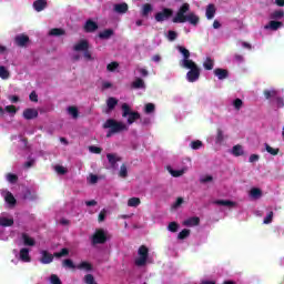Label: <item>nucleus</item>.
I'll return each instance as SVG.
<instances>
[{
    "label": "nucleus",
    "mask_w": 284,
    "mask_h": 284,
    "mask_svg": "<svg viewBox=\"0 0 284 284\" xmlns=\"http://www.w3.org/2000/svg\"><path fill=\"white\" fill-rule=\"evenodd\" d=\"M176 49L183 57V59L180 60V68H184V70H190L186 73V80L189 81V83H196V80L199 79V77H201V69H199L196 62H193L192 59H190V50L182 45H178Z\"/></svg>",
    "instance_id": "nucleus-1"
},
{
    "label": "nucleus",
    "mask_w": 284,
    "mask_h": 284,
    "mask_svg": "<svg viewBox=\"0 0 284 284\" xmlns=\"http://www.w3.org/2000/svg\"><path fill=\"white\" fill-rule=\"evenodd\" d=\"M190 12V4L184 3L179 9L178 13L173 18V23H185L187 21L191 23V26H197L199 24V16H196L194 12Z\"/></svg>",
    "instance_id": "nucleus-2"
},
{
    "label": "nucleus",
    "mask_w": 284,
    "mask_h": 284,
    "mask_svg": "<svg viewBox=\"0 0 284 284\" xmlns=\"http://www.w3.org/2000/svg\"><path fill=\"white\" fill-rule=\"evenodd\" d=\"M90 42L88 40H80L73 45V54L72 60L79 61L81 59V54L79 52H83L84 59L87 61H92V53H90Z\"/></svg>",
    "instance_id": "nucleus-3"
},
{
    "label": "nucleus",
    "mask_w": 284,
    "mask_h": 284,
    "mask_svg": "<svg viewBox=\"0 0 284 284\" xmlns=\"http://www.w3.org/2000/svg\"><path fill=\"white\" fill-rule=\"evenodd\" d=\"M104 130H109L106 133L108 139L113 134H119V132H128L129 126L125 122L116 121L114 119H109L103 124Z\"/></svg>",
    "instance_id": "nucleus-4"
},
{
    "label": "nucleus",
    "mask_w": 284,
    "mask_h": 284,
    "mask_svg": "<svg viewBox=\"0 0 284 284\" xmlns=\"http://www.w3.org/2000/svg\"><path fill=\"white\" fill-rule=\"evenodd\" d=\"M14 225V217L8 213L0 214V241H8L10 239V231L7 227Z\"/></svg>",
    "instance_id": "nucleus-5"
},
{
    "label": "nucleus",
    "mask_w": 284,
    "mask_h": 284,
    "mask_svg": "<svg viewBox=\"0 0 284 284\" xmlns=\"http://www.w3.org/2000/svg\"><path fill=\"white\" fill-rule=\"evenodd\" d=\"M122 116L124 119H128L129 125H132L134 121H138V119H141V114L136 111H132V108H130V104L128 103L122 104Z\"/></svg>",
    "instance_id": "nucleus-6"
},
{
    "label": "nucleus",
    "mask_w": 284,
    "mask_h": 284,
    "mask_svg": "<svg viewBox=\"0 0 284 284\" xmlns=\"http://www.w3.org/2000/svg\"><path fill=\"white\" fill-rule=\"evenodd\" d=\"M17 260H12L11 263H19L21 261L22 263H31L32 262V256H30V248L28 247H22L20 251L13 250L12 251Z\"/></svg>",
    "instance_id": "nucleus-7"
},
{
    "label": "nucleus",
    "mask_w": 284,
    "mask_h": 284,
    "mask_svg": "<svg viewBox=\"0 0 284 284\" xmlns=\"http://www.w3.org/2000/svg\"><path fill=\"white\" fill-rule=\"evenodd\" d=\"M148 248L145 246H141L138 251V257L135 258V265L139 267H143L145 263H148Z\"/></svg>",
    "instance_id": "nucleus-8"
},
{
    "label": "nucleus",
    "mask_w": 284,
    "mask_h": 284,
    "mask_svg": "<svg viewBox=\"0 0 284 284\" xmlns=\"http://www.w3.org/2000/svg\"><path fill=\"white\" fill-rule=\"evenodd\" d=\"M0 194L4 200V202L7 203V205H9L10 207H14V205H17V199H14V195L12 194V192L6 189H1Z\"/></svg>",
    "instance_id": "nucleus-9"
},
{
    "label": "nucleus",
    "mask_w": 284,
    "mask_h": 284,
    "mask_svg": "<svg viewBox=\"0 0 284 284\" xmlns=\"http://www.w3.org/2000/svg\"><path fill=\"white\" fill-rule=\"evenodd\" d=\"M105 241H108V232L101 229L95 231V233L92 236V244L97 245L105 243Z\"/></svg>",
    "instance_id": "nucleus-10"
},
{
    "label": "nucleus",
    "mask_w": 284,
    "mask_h": 284,
    "mask_svg": "<svg viewBox=\"0 0 284 284\" xmlns=\"http://www.w3.org/2000/svg\"><path fill=\"white\" fill-rule=\"evenodd\" d=\"M166 170L171 176H174V179H179V176H183V174H186L187 170L190 168L187 165H182L179 169H174L172 166H166Z\"/></svg>",
    "instance_id": "nucleus-11"
},
{
    "label": "nucleus",
    "mask_w": 284,
    "mask_h": 284,
    "mask_svg": "<svg viewBox=\"0 0 284 284\" xmlns=\"http://www.w3.org/2000/svg\"><path fill=\"white\" fill-rule=\"evenodd\" d=\"M171 17H172V10L163 9L162 11L155 14V21H158V23H162V21H168V19H170Z\"/></svg>",
    "instance_id": "nucleus-12"
},
{
    "label": "nucleus",
    "mask_w": 284,
    "mask_h": 284,
    "mask_svg": "<svg viewBox=\"0 0 284 284\" xmlns=\"http://www.w3.org/2000/svg\"><path fill=\"white\" fill-rule=\"evenodd\" d=\"M41 258L40 262L43 265H50V263H52L54 261V255H52L50 252L48 251H41L40 252Z\"/></svg>",
    "instance_id": "nucleus-13"
},
{
    "label": "nucleus",
    "mask_w": 284,
    "mask_h": 284,
    "mask_svg": "<svg viewBox=\"0 0 284 284\" xmlns=\"http://www.w3.org/2000/svg\"><path fill=\"white\" fill-rule=\"evenodd\" d=\"M23 199L24 201H39V194L34 189H27Z\"/></svg>",
    "instance_id": "nucleus-14"
},
{
    "label": "nucleus",
    "mask_w": 284,
    "mask_h": 284,
    "mask_svg": "<svg viewBox=\"0 0 284 284\" xmlns=\"http://www.w3.org/2000/svg\"><path fill=\"white\" fill-rule=\"evenodd\" d=\"M213 205H219L220 207H229V210H232V207H236V202L230 200H215L213 201Z\"/></svg>",
    "instance_id": "nucleus-15"
},
{
    "label": "nucleus",
    "mask_w": 284,
    "mask_h": 284,
    "mask_svg": "<svg viewBox=\"0 0 284 284\" xmlns=\"http://www.w3.org/2000/svg\"><path fill=\"white\" fill-rule=\"evenodd\" d=\"M84 31L87 32H97L99 30V23H97L94 20L89 19L84 23Z\"/></svg>",
    "instance_id": "nucleus-16"
},
{
    "label": "nucleus",
    "mask_w": 284,
    "mask_h": 284,
    "mask_svg": "<svg viewBox=\"0 0 284 284\" xmlns=\"http://www.w3.org/2000/svg\"><path fill=\"white\" fill-rule=\"evenodd\" d=\"M21 240L23 242V245H26L27 247H34V245H37V241L34 240V237L30 236L27 233H22Z\"/></svg>",
    "instance_id": "nucleus-17"
},
{
    "label": "nucleus",
    "mask_w": 284,
    "mask_h": 284,
    "mask_svg": "<svg viewBox=\"0 0 284 284\" xmlns=\"http://www.w3.org/2000/svg\"><path fill=\"white\" fill-rule=\"evenodd\" d=\"M278 28H283V22L276 21V20H271L265 27L264 30H273L276 32Z\"/></svg>",
    "instance_id": "nucleus-18"
},
{
    "label": "nucleus",
    "mask_w": 284,
    "mask_h": 284,
    "mask_svg": "<svg viewBox=\"0 0 284 284\" xmlns=\"http://www.w3.org/2000/svg\"><path fill=\"white\" fill-rule=\"evenodd\" d=\"M23 116L28 121L37 119V116H39V111H37V109H27L23 111Z\"/></svg>",
    "instance_id": "nucleus-19"
},
{
    "label": "nucleus",
    "mask_w": 284,
    "mask_h": 284,
    "mask_svg": "<svg viewBox=\"0 0 284 284\" xmlns=\"http://www.w3.org/2000/svg\"><path fill=\"white\" fill-rule=\"evenodd\" d=\"M114 36V30L112 29H104L103 31H100L98 37L99 39H102V41H108V39L112 38Z\"/></svg>",
    "instance_id": "nucleus-20"
},
{
    "label": "nucleus",
    "mask_w": 284,
    "mask_h": 284,
    "mask_svg": "<svg viewBox=\"0 0 284 284\" xmlns=\"http://www.w3.org/2000/svg\"><path fill=\"white\" fill-rule=\"evenodd\" d=\"M230 154L233 156H243V154H245V150L243 149V145L236 144L230 150Z\"/></svg>",
    "instance_id": "nucleus-21"
},
{
    "label": "nucleus",
    "mask_w": 284,
    "mask_h": 284,
    "mask_svg": "<svg viewBox=\"0 0 284 284\" xmlns=\"http://www.w3.org/2000/svg\"><path fill=\"white\" fill-rule=\"evenodd\" d=\"M48 8V1L45 0H36L33 2V9L36 12H43V9Z\"/></svg>",
    "instance_id": "nucleus-22"
},
{
    "label": "nucleus",
    "mask_w": 284,
    "mask_h": 284,
    "mask_svg": "<svg viewBox=\"0 0 284 284\" xmlns=\"http://www.w3.org/2000/svg\"><path fill=\"white\" fill-rule=\"evenodd\" d=\"M113 10L118 14H125L128 12V3L125 2L116 3L113 6Z\"/></svg>",
    "instance_id": "nucleus-23"
},
{
    "label": "nucleus",
    "mask_w": 284,
    "mask_h": 284,
    "mask_svg": "<svg viewBox=\"0 0 284 284\" xmlns=\"http://www.w3.org/2000/svg\"><path fill=\"white\" fill-rule=\"evenodd\" d=\"M106 159H108L111 168H116V163H119V161H121V156H119L118 154H114V153H108Z\"/></svg>",
    "instance_id": "nucleus-24"
},
{
    "label": "nucleus",
    "mask_w": 284,
    "mask_h": 284,
    "mask_svg": "<svg viewBox=\"0 0 284 284\" xmlns=\"http://www.w3.org/2000/svg\"><path fill=\"white\" fill-rule=\"evenodd\" d=\"M10 77V69H8V67L6 65L0 64V79H2V81H8Z\"/></svg>",
    "instance_id": "nucleus-25"
},
{
    "label": "nucleus",
    "mask_w": 284,
    "mask_h": 284,
    "mask_svg": "<svg viewBox=\"0 0 284 284\" xmlns=\"http://www.w3.org/2000/svg\"><path fill=\"white\" fill-rule=\"evenodd\" d=\"M131 88H134V90H145V81L141 78H136L132 84Z\"/></svg>",
    "instance_id": "nucleus-26"
},
{
    "label": "nucleus",
    "mask_w": 284,
    "mask_h": 284,
    "mask_svg": "<svg viewBox=\"0 0 284 284\" xmlns=\"http://www.w3.org/2000/svg\"><path fill=\"white\" fill-rule=\"evenodd\" d=\"M75 270H81L82 272H92V264L89 262H81L75 265Z\"/></svg>",
    "instance_id": "nucleus-27"
},
{
    "label": "nucleus",
    "mask_w": 284,
    "mask_h": 284,
    "mask_svg": "<svg viewBox=\"0 0 284 284\" xmlns=\"http://www.w3.org/2000/svg\"><path fill=\"white\" fill-rule=\"evenodd\" d=\"M284 18V11L283 10H275L270 13V19L272 21H281V19Z\"/></svg>",
    "instance_id": "nucleus-28"
},
{
    "label": "nucleus",
    "mask_w": 284,
    "mask_h": 284,
    "mask_svg": "<svg viewBox=\"0 0 284 284\" xmlns=\"http://www.w3.org/2000/svg\"><path fill=\"white\" fill-rule=\"evenodd\" d=\"M206 19L212 20L214 19V16L216 14V7L214 4H209L206 7Z\"/></svg>",
    "instance_id": "nucleus-29"
},
{
    "label": "nucleus",
    "mask_w": 284,
    "mask_h": 284,
    "mask_svg": "<svg viewBox=\"0 0 284 284\" xmlns=\"http://www.w3.org/2000/svg\"><path fill=\"white\" fill-rule=\"evenodd\" d=\"M248 196H251L254 201H256L263 196V192L261 191V189L253 187L251 189Z\"/></svg>",
    "instance_id": "nucleus-30"
},
{
    "label": "nucleus",
    "mask_w": 284,
    "mask_h": 284,
    "mask_svg": "<svg viewBox=\"0 0 284 284\" xmlns=\"http://www.w3.org/2000/svg\"><path fill=\"white\" fill-rule=\"evenodd\" d=\"M199 223H200L199 217H189L183 222V225H185L186 227H194L199 225Z\"/></svg>",
    "instance_id": "nucleus-31"
},
{
    "label": "nucleus",
    "mask_w": 284,
    "mask_h": 284,
    "mask_svg": "<svg viewBox=\"0 0 284 284\" xmlns=\"http://www.w3.org/2000/svg\"><path fill=\"white\" fill-rule=\"evenodd\" d=\"M214 74L217 77V79H220V81L227 79V70L225 69H215Z\"/></svg>",
    "instance_id": "nucleus-32"
},
{
    "label": "nucleus",
    "mask_w": 284,
    "mask_h": 284,
    "mask_svg": "<svg viewBox=\"0 0 284 284\" xmlns=\"http://www.w3.org/2000/svg\"><path fill=\"white\" fill-rule=\"evenodd\" d=\"M28 41H30L28 36L21 34V36L16 37L17 45L23 47V45H26V43H28Z\"/></svg>",
    "instance_id": "nucleus-33"
},
{
    "label": "nucleus",
    "mask_w": 284,
    "mask_h": 284,
    "mask_svg": "<svg viewBox=\"0 0 284 284\" xmlns=\"http://www.w3.org/2000/svg\"><path fill=\"white\" fill-rule=\"evenodd\" d=\"M223 141H225V133L223 132V130L219 129L215 136V143L216 145H221Z\"/></svg>",
    "instance_id": "nucleus-34"
},
{
    "label": "nucleus",
    "mask_w": 284,
    "mask_h": 284,
    "mask_svg": "<svg viewBox=\"0 0 284 284\" xmlns=\"http://www.w3.org/2000/svg\"><path fill=\"white\" fill-rule=\"evenodd\" d=\"M67 112L73 119H79V109L77 106H69Z\"/></svg>",
    "instance_id": "nucleus-35"
},
{
    "label": "nucleus",
    "mask_w": 284,
    "mask_h": 284,
    "mask_svg": "<svg viewBox=\"0 0 284 284\" xmlns=\"http://www.w3.org/2000/svg\"><path fill=\"white\" fill-rule=\"evenodd\" d=\"M129 207H139L141 205V199L139 197H131L128 201Z\"/></svg>",
    "instance_id": "nucleus-36"
},
{
    "label": "nucleus",
    "mask_w": 284,
    "mask_h": 284,
    "mask_svg": "<svg viewBox=\"0 0 284 284\" xmlns=\"http://www.w3.org/2000/svg\"><path fill=\"white\" fill-rule=\"evenodd\" d=\"M203 68L206 70H214V60L212 58H206L203 62Z\"/></svg>",
    "instance_id": "nucleus-37"
},
{
    "label": "nucleus",
    "mask_w": 284,
    "mask_h": 284,
    "mask_svg": "<svg viewBox=\"0 0 284 284\" xmlns=\"http://www.w3.org/2000/svg\"><path fill=\"white\" fill-rule=\"evenodd\" d=\"M119 103V100H116L115 98H109L106 100V105H108V109L111 111V110H114V108H116V104Z\"/></svg>",
    "instance_id": "nucleus-38"
},
{
    "label": "nucleus",
    "mask_w": 284,
    "mask_h": 284,
    "mask_svg": "<svg viewBox=\"0 0 284 284\" xmlns=\"http://www.w3.org/2000/svg\"><path fill=\"white\" fill-rule=\"evenodd\" d=\"M6 181H8V183L14 184L17 181H19V176H17L14 173H7Z\"/></svg>",
    "instance_id": "nucleus-39"
},
{
    "label": "nucleus",
    "mask_w": 284,
    "mask_h": 284,
    "mask_svg": "<svg viewBox=\"0 0 284 284\" xmlns=\"http://www.w3.org/2000/svg\"><path fill=\"white\" fill-rule=\"evenodd\" d=\"M154 110H156V106L154 105V103H146L144 105V113L145 114H154Z\"/></svg>",
    "instance_id": "nucleus-40"
},
{
    "label": "nucleus",
    "mask_w": 284,
    "mask_h": 284,
    "mask_svg": "<svg viewBox=\"0 0 284 284\" xmlns=\"http://www.w3.org/2000/svg\"><path fill=\"white\" fill-rule=\"evenodd\" d=\"M152 10H153L152 4H150V3L143 4L142 17H148V14H150V12H152Z\"/></svg>",
    "instance_id": "nucleus-41"
},
{
    "label": "nucleus",
    "mask_w": 284,
    "mask_h": 284,
    "mask_svg": "<svg viewBox=\"0 0 284 284\" xmlns=\"http://www.w3.org/2000/svg\"><path fill=\"white\" fill-rule=\"evenodd\" d=\"M50 37H61L63 34H65V31H63L62 29H51L49 31Z\"/></svg>",
    "instance_id": "nucleus-42"
},
{
    "label": "nucleus",
    "mask_w": 284,
    "mask_h": 284,
    "mask_svg": "<svg viewBox=\"0 0 284 284\" xmlns=\"http://www.w3.org/2000/svg\"><path fill=\"white\" fill-rule=\"evenodd\" d=\"M63 267H68L69 270H77V265L74 264V262H72V260H64L62 262Z\"/></svg>",
    "instance_id": "nucleus-43"
},
{
    "label": "nucleus",
    "mask_w": 284,
    "mask_h": 284,
    "mask_svg": "<svg viewBox=\"0 0 284 284\" xmlns=\"http://www.w3.org/2000/svg\"><path fill=\"white\" fill-rule=\"evenodd\" d=\"M264 97H265V99H274V97H276V90H274V89L265 90Z\"/></svg>",
    "instance_id": "nucleus-44"
},
{
    "label": "nucleus",
    "mask_w": 284,
    "mask_h": 284,
    "mask_svg": "<svg viewBox=\"0 0 284 284\" xmlns=\"http://www.w3.org/2000/svg\"><path fill=\"white\" fill-rule=\"evenodd\" d=\"M232 105H233L234 110L239 111V110H241V108H243V100L237 98L232 101Z\"/></svg>",
    "instance_id": "nucleus-45"
},
{
    "label": "nucleus",
    "mask_w": 284,
    "mask_h": 284,
    "mask_svg": "<svg viewBox=\"0 0 284 284\" xmlns=\"http://www.w3.org/2000/svg\"><path fill=\"white\" fill-rule=\"evenodd\" d=\"M264 148L266 150V152H268V154H272V156H276V154H278V149H274L272 146H270V144H264Z\"/></svg>",
    "instance_id": "nucleus-46"
},
{
    "label": "nucleus",
    "mask_w": 284,
    "mask_h": 284,
    "mask_svg": "<svg viewBox=\"0 0 284 284\" xmlns=\"http://www.w3.org/2000/svg\"><path fill=\"white\" fill-rule=\"evenodd\" d=\"M119 176L121 179H125L128 176V166L125 164H122L119 171Z\"/></svg>",
    "instance_id": "nucleus-47"
},
{
    "label": "nucleus",
    "mask_w": 284,
    "mask_h": 284,
    "mask_svg": "<svg viewBox=\"0 0 284 284\" xmlns=\"http://www.w3.org/2000/svg\"><path fill=\"white\" fill-rule=\"evenodd\" d=\"M68 254H70V251L68 248H62L60 252H55L53 256H55V258H61L62 256H68Z\"/></svg>",
    "instance_id": "nucleus-48"
},
{
    "label": "nucleus",
    "mask_w": 284,
    "mask_h": 284,
    "mask_svg": "<svg viewBox=\"0 0 284 284\" xmlns=\"http://www.w3.org/2000/svg\"><path fill=\"white\" fill-rule=\"evenodd\" d=\"M201 148H203V142H201V140H195L191 142L192 150H201Z\"/></svg>",
    "instance_id": "nucleus-49"
},
{
    "label": "nucleus",
    "mask_w": 284,
    "mask_h": 284,
    "mask_svg": "<svg viewBox=\"0 0 284 284\" xmlns=\"http://www.w3.org/2000/svg\"><path fill=\"white\" fill-rule=\"evenodd\" d=\"M273 219H274V212L271 211L264 217V221H263L264 225H270V223H272Z\"/></svg>",
    "instance_id": "nucleus-50"
},
{
    "label": "nucleus",
    "mask_w": 284,
    "mask_h": 284,
    "mask_svg": "<svg viewBox=\"0 0 284 284\" xmlns=\"http://www.w3.org/2000/svg\"><path fill=\"white\" fill-rule=\"evenodd\" d=\"M187 236H190V230L184 229L179 233L178 239H180V241H183V239H187Z\"/></svg>",
    "instance_id": "nucleus-51"
},
{
    "label": "nucleus",
    "mask_w": 284,
    "mask_h": 284,
    "mask_svg": "<svg viewBox=\"0 0 284 284\" xmlns=\"http://www.w3.org/2000/svg\"><path fill=\"white\" fill-rule=\"evenodd\" d=\"M212 181H214V178H212V175H202L200 178V183H212Z\"/></svg>",
    "instance_id": "nucleus-52"
},
{
    "label": "nucleus",
    "mask_w": 284,
    "mask_h": 284,
    "mask_svg": "<svg viewBox=\"0 0 284 284\" xmlns=\"http://www.w3.org/2000/svg\"><path fill=\"white\" fill-rule=\"evenodd\" d=\"M84 283H87V284H97V281H94V275L87 274L84 276Z\"/></svg>",
    "instance_id": "nucleus-53"
},
{
    "label": "nucleus",
    "mask_w": 284,
    "mask_h": 284,
    "mask_svg": "<svg viewBox=\"0 0 284 284\" xmlns=\"http://www.w3.org/2000/svg\"><path fill=\"white\" fill-rule=\"evenodd\" d=\"M49 283L51 284H61V278H59L57 276V274H52L50 277H49Z\"/></svg>",
    "instance_id": "nucleus-54"
},
{
    "label": "nucleus",
    "mask_w": 284,
    "mask_h": 284,
    "mask_svg": "<svg viewBox=\"0 0 284 284\" xmlns=\"http://www.w3.org/2000/svg\"><path fill=\"white\" fill-rule=\"evenodd\" d=\"M119 68V62H111L106 65L108 72H114Z\"/></svg>",
    "instance_id": "nucleus-55"
},
{
    "label": "nucleus",
    "mask_w": 284,
    "mask_h": 284,
    "mask_svg": "<svg viewBox=\"0 0 284 284\" xmlns=\"http://www.w3.org/2000/svg\"><path fill=\"white\" fill-rule=\"evenodd\" d=\"M4 110L6 112H8V114H11L12 116L17 114V108H14V105H7Z\"/></svg>",
    "instance_id": "nucleus-56"
},
{
    "label": "nucleus",
    "mask_w": 284,
    "mask_h": 284,
    "mask_svg": "<svg viewBox=\"0 0 284 284\" xmlns=\"http://www.w3.org/2000/svg\"><path fill=\"white\" fill-rule=\"evenodd\" d=\"M14 139H16V141H19L21 148H28V141H26V139H23L21 136H19V138L14 136V138H12V141H14Z\"/></svg>",
    "instance_id": "nucleus-57"
},
{
    "label": "nucleus",
    "mask_w": 284,
    "mask_h": 284,
    "mask_svg": "<svg viewBox=\"0 0 284 284\" xmlns=\"http://www.w3.org/2000/svg\"><path fill=\"white\" fill-rule=\"evenodd\" d=\"M169 232H178L179 224L176 222H171L168 226Z\"/></svg>",
    "instance_id": "nucleus-58"
},
{
    "label": "nucleus",
    "mask_w": 284,
    "mask_h": 284,
    "mask_svg": "<svg viewBox=\"0 0 284 284\" xmlns=\"http://www.w3.org/2000/svg\"><path fill=\"white\" fill-rule=\"evenodd\" d=\"M54 170L58 174H67L68 173V169H65L64 166H61V165H55Z\"/></svg>",
    "instance_id": "nucleus-59"
},
{
    "label": "nucleus",
    "mask_w": 284,
    "mask_h": 284,
    "mask_svg": "<svg viewBox=\"0 0 284 284\" xmlns=\"http://www.w3.org/2000/svg\"><path fill=\"white\" fill-rule=\"evenodd\" d=\"M166 37H168L169 41H175V39H176V37H179V34L176 33V31H169Z\"/></svg>",
    "instance_id": "nucleus-60"
},
{
    "label": "nucleus",
    "mask_w": 284,
    "mask_h": 284,
    "mask_svg": "<svg viewBox=\"0 0 284 284\" xmlns=\"http://www.w3.org/2000/svg\"><path fill=\"white\" fill-rule=\"evenodd\" d=\"M105 216H108V210L103 209L99 214V221L103 222L105 221Z\"/></svg>",
    "instance_id": "nucleus-61"
},
{
    "label": "nucleus",
    "mask_w": 284,
    "mask_h": 284,
    "mask_svg": "<svg viewBox=\"0 0 284 284\" xmlns=\"http://www.w3.org/2000/svg\"><path fill=\"white\" fill-rule=\"evenodd\" d=\"M181 205H183V197H178V200L175 201V203L172 205V207L174 210H176L178 207H181Z\"/></svg>",
    "instance_id": "nucleus-62"
},
{
    "label": "nucleus",
    "mask_w": 284,
    "mask_h": 284,
    "mask_svg": "<svg viewBox=\"0 0 284 284\" xmlns=\"http://www.w3.org/2000/svg\"><path fill=\"white\" fill-rule=\"evenodd\" d=\"M275 105H276V108H284V99L283 98H276Z\"/></svg>",
    "instance_id": "nucleus-63"
},
{
    "label": "nucleus",
    "mask_w": 284,
    "mask_h": 284,
    "mask_svg": "<svg viewBox=\"0 0 284 284\" xmlns=\"http://www.w3.org/2000/svg\"><path fill=\"white\" fill-rule=\"evenodd\" d=\"M98 181H99V176L94 174L89 175V182H91L92 184L97 183Z\"/></svg>",
    "instance_id": "nucleus-64"
}]
</instances>
